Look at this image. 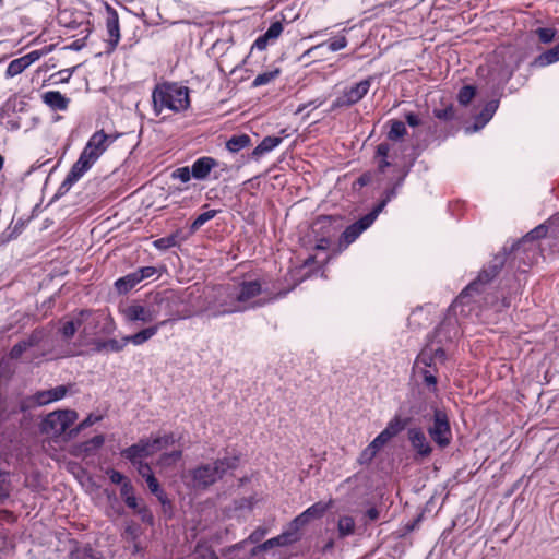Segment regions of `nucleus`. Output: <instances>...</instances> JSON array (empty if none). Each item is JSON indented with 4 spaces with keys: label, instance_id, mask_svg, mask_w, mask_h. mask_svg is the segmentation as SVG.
<instances>
[{
    "label": "nucleus",
    "instance_id": "f257e3e1",
    "mask_svg": "<svg viewBox=\"0 0 559 559\" xmlns=\"http://www.w3.org/2000/svg\"><path fill=\"white\" fill-rule=\"evenodd\" d=\"M114 140L115 139L105 133L104 130L93 133L81 152L78 160L73 164L66 179L61 183L59 190L62 193L68 192L71 187L93 167L99 157L107 151Z\"/></svg>",
    "mask_w": 559,
    "mask_h": 559
},
{
    "label": "nucleus",
    "instance_id": "f03ea898",
    "mask_svg": "<svg viewBox=\"0 0 559 559\" xmlns=\"http://www.w3.org/2000/svg\"><path fill=\"white\" fill-rule=\"evenodd\" d=\"M236 457H224L213 463L202 464L182 475L185 485L193 490H204L221 479L228 469L237 466Z\"/></svg>",
    "mask_w": 559,
    "mask_h": 559
},
{
    "label": "nucleus",
    "instance_id": "7ed1b4c3",
    "mask_svg": "<svg viewBox=\"0 0 559 559\" xmlns=\"http://www.w3.org/2000/svg\"><path fill=\"white\" fill-rule=\"evenodd\" d=\"M170 302L164 293H156L144 301H133L120 306L119 311L127 323L141 322L143 324L155 321L163 310H169Z\"/></svg>",
    "mask_w": 559,
    "mask_h": 559
},
{
    "label": "nucleus",
    "instance_id": "20e7f679",
    "mask_svg": "<svg viewBox=\"0 0 559 559\" xmlns=\"http://www.w3.org/2000/svg\"><path fill=\"white\" fill-rule=\"evenodd\" d=\"M152 100L154 112L157 116L165 109L179 112L190 105L189 90L176 83L158 84L152 93Z\"/></svg>",
    "mask_w": 559,
    "mask_h": 559
},
{
    "label": "nucleus",
    "instance_id": "39448f33",
    "mask_svg": "<svg viewBox=\"0 0 559 559\" xmlns=\"http://www.w3.org/2000/svg\"><path fill=\"white\" fill-rule=\"evenodd\" d=\"M237 297L234 285L221 286L215 289L213 298L207 301L204 311L213 318L246 311L248 306L240 304Z\"/></svg>",
    "mask_w": 559,
    "mask_h": 559
},
{
    "label": "nucleus",
    "instance_id": "423d86ee",
    "mask_svg": "<svg viewBox=\"0 0 559 559\" xmlns=\"http://www.w3.org/2000/svg\"><path fill=\"white\" fill-rule=\"evenodd\" d=\"M173 442L174 438L171 436L156 438L153 441H141L126 449L122 455L133 465H136L139 461L153 455L159 450L166 449Z\"/></svg>",
    "mask_w": 559,
    "mask_h": 559
},
{
    "label": "nucleus",
    "instance_id": "0eeeda50",
    "mask_svg": "<svg viewBox=\"0 0 559 559\" xmlns=\"http://www.w3.org/2000/svg\"><path fill=\"white\" fill-rule=\"evenodd\" d=\"M78 419V413L73 409H59L49 413L41 424L44 432L58 437L61 436Z\"/></svg>",
    "mask_w": 559,
    "mask_h": 559
},
{
    "label": "nucleus",
    "instance_id": "6e6552de",
    "mask_svg": "<svg viewBox=\"0 0 559 559\" xmlns=\"http://www.w3.org/2000/svg\"><path fill=\"white\" fill-rule=\"evenodd\" d=\"M432 440L440 447L445 448L450 444L452 433L447 414L441 409L433 413V423L428 428Z\"/></svg>",
    "mask_w": 559,
    "mask_h": 559
},
{
    "label": "nucleus",
    "instance_id": "1a4fd4ad",
    "mask_svg": "<svg viewBox=\"0 0 559 559\" xmlns=\"http://www.w3.org/2000/svg\"><path fill=\"white\" fill-rule=\"evenodd\" d=\"M385 204H386V200L381 202L372 212L365 215L358 222L348 226L345 229V231L343 233V236H342L343 241L346 245L354 242L364 230H366L369 226L372 225V223L376 221L379 213H381V211L383 210Z\"/></svg>",
    "mask_w": 559,
    "mask_h": 559
},
{
    "label": "nucleus",
    "instance_id": "9d476101",
    "mask_svg": "<svg viewBox=\"0 0 559 559\" xmlns=\"http://www.w3.org/2000/svg\"><path fill=\"white\" fill-rule=\"evenodd\" d=\"M332 501L329 502H317L306 509L302 513L296 516L289 524L290 530L297 534V532L309 524L310 522L318 520L324 515V513L331 508Z\"/></svg>",
    "mask_w": 559,
    "mask_h": 559
},
{
    "label": "nucleus",
    "instance_id": "9b49d317",
    "mask_svg": "<svg viewBox=\"0 0 559 559\" xmlns=\"http://www.w3.org/2000/svg\"><path fill=\"white\" fill-rule=\"evenodd\" d=\"M234 286L235 289L237 290L238 301L242 305H247L248 309L258 306H263L271 300L269 299L265 301H258L253 304L250 302L252 298L262 293L261 284L258 281H247Z\"/></svg>",
    "mask_w": 559,
    "mask_h": 559
},
{
    "label": "nucleus",
    "instance_id": "f8f14e48",
    "mask_svg": "<svg viewBox=\"0 0 559 559\" xmlns=\"http://www.w3.org/2000/svg\"><path fill=\"white\" fill-rule=\"evenodd\" d=\"M370 80H362L353 86L346 88L341 97H338L333 107L352 106L365 97L370 88Z\"/></svg>",
    "mask_w": 559,
    "mask_h": 559
},
{
    "label": "nucleus",
    "instance_id": "ddd939ff",
    "mask_svg": "<svg viewBox=\"0 0 559 559\" xmlns=\"http://www.w3.org/2000/svg\"><path fill=\"white\" fill-rule=\"evenodd\" d=\"M407 436L413 450L418 456L427 457L431 454L432 447L420 428H411Z\"/></svg>",
    "mask_w": 559,
    "mask_h": 559
},
{
    "label": "nucleus",
    "instance_id": "4468645a",
    "mask_svg": "<svg viewBox=\"0 0 559 559\" xmlns=\"http://www.w3.org/2000/svg\"><path fill=\"white\" fill-rule=\"evenodd\" d=\"M43 52L39 50H33L27 55L20 57L17 59L12 60L7 68L5 74L8 78H13L20 73H22L25 69H27L32 63L36 62L40 59Z\"/></svg>",
    "mask_w": 559,
    "mask_h": 559
},
{
    "label": "nucleus",
    "instance_id": "2eb2a0df",
    "mask_svg": "<svg viewBox=\"0 0 559 559\" xmlns=\"http://www.w3.org/2000/svg\"><path fill=\"white\" fill-rule=\"evenodd\" d=\"M501 265L502 260L496 259L492 265H490L488 269L483 270L479 273L477 280L466 287V289L461 294V298H464L465 295H468L473 292H478L480 285L490 282L498 274Z\"/></svg>",
    "mask_w": 559,
    "mask_h": 559
},
{
    "label": "nucleus",
    "instance_id": "dca6fc26",
    "mask_svg": "<svg viewBox=\"0 0 559 559\" xmlns=\"http://www.w3.org/2000/svg\"><path fill=\"white\" fill-rule=\"evenodd\" d=\"M68 393V386L58 385L56 388L39 391L34 395V401L38 405H47L52 402L62 400Z\"/></svg>",
    "mask_w": 559,
    "mask_h": 559
},
{
    "label": "nucleus",
    "instance_id": "f3484780",
    "mask_svg": "<svg viewBox=\"0 0 559 559\" xmlns=\"http://www.w3.org/2000/svg\"><path fill=\"white\" fill-rule=\"evenodd\" d=\"M217 166L216 159L212 157H200L191 166L192 177L198 180L205 179L211 170Z\"/></svg>",
    "mask_w": 559,
    "mask_h": 559
},
{
    "label": "nucleus",
    "instance_id": "a211bd4d",
    "mask_svg": "<svg viewBox=\"0 0 559 559\" xmlns=\"http://www.w3.org/2000/svg\"><path fill=\"white\" fill-rule=\"evenodd\" d=\"M107 12L106 27L109 35L110 47L114 49L120 40L119 17L118 13L109 7L107 8Z\"/></svg>",
    "mask_w": 559,
    "mask_h": 559
},
{
    "label": "nucleus",
    "instance_id": "6ab92c4d",
    "mask_svg": "<svg viewBox=\"0 0 559 559\" xmlns=\"http://www.w3.org/2000/svg\"><path fill=\"white\" fill-rule=\"evenodd\" d=\"M167 323V321H160L154 325L147 326L138 333L133 335L127 336V341L134 346H140L151 340L153 336H155L159 330L160 326H164Z\"/></svg>",
    "mask_w": 559,
    "mask_h": 559
},
{
    "label": "nucleus",
    "instance_id": "aec40b11",
    "mask_svg": "<svg viewBox=\"0 0 559 559\" xmlns=\"http://www.w3.org/2000/svg\"><path fill=\"white\" fill-rule=\"evenodd\" d=\"M80 318H84L82 328V336L88 337L97 333L98 325L100 323V314L92 311H81Z\"/></svg>",
    "mask_w": 559,
    "mask_h": 559
},
{
    "label": "nucleus",
    "instance_id": "412c9836",
    "mask_svg": "<svg viewBox=\"0 0 559 559\" xmlns=\"http://www.w3.org/2000/svg\"><path fill=\"white\" fill-rule=\"evenodd\" d=\"M389 441L383 438L380 433L373 439V441L360 453L358 462L360 464H369L377 453L388 443Z\"/></svg>",
    "mask_w": 559,
    "mask_h": 559
},
{
    "label": "nucleus",
    "instance_id": "4be33fe9",
    "mask_svg": "<svg viewBox=\"0 0 559 559\" xmlns=\"http://www.w3.org/2000/svg\"><path fill=\"white\" fill-rule=\"evenodd\" d=\"M44 103L55 110H66L69 99L58 91H49L43 95Z\"/></svg>",
    "mask_w": 559,
    "mask_h": 559
},
{
    "label": "nucleus",
    "instance_id": "5701e85b",
    "mask_svg": "<svg viewBox=\"0 0 559 559\" xmlns=\"http://www.w3.org/2000/svg\"><path fill=\"white\" fill-rule=\"evenodd\" d=\"M498 108V103L492 100L489 102L480 115L476 118L475 123L472 128H467L468 131L476 132L480 130L493 116L496 109Z\"/></svg>",
    "mask_w": 559,
    "mask_h": 559
},
{
    "label": "nucleus",
    "instance_id": "b1692460",
    "mask_svg": "<svg viewBox=\"0 0 559 559\" xmlns=\"http://www.w3.org/2000/svg\"><path fill=\"white\" fill-rule=\"evenodd\" d=\"M282 143V139L278 136H266L261 143L253 150L252 156L259 158L264 154L271 152Z\"/></svg>",
    "mask_w": 559,
    "mask_h": 559
},
{
    "label": "nucleus",
    "instance_id": "393cba45",
    "mask_svg": "<svg viewBox=\"0 0 559 559\" xmlns=\"http://www.w3.org/2000/svg\"><path fill=\"white\" fill-rule=\"evenodd\" d=\"M297 539L296 534L288 528V531L284 532L283 534L278 535L277 537L271 538L266 540L261 548L262 549H269L275 546H285L288 545Z\"/></svg>",
    "mask_w": 559,
    "mask_h": 559
},
{
    "label": "nucleus",
    "instance_id": "a878e982",
    "mask_svg": "<svg viewBox=\"0 0 559 559\" xmlns=\"http://www.w3.org/2000/svg\"><path fill=\"white\" fill-rule=\"evenodd\" d=\"M128 344H129V342L127 341V336L122 337L120 341L110 338L107 341L98 342L96 344V349L98 352L107 350V352L118 353V352H121Z\"/></svg>",
    "mask_w": 559,
    "mask_h": 559
},
{
    "label": "nucleus",
    "instance_id": "bb28decb",
    "mask_svg": "<svg viewBox=\"0 0 559 559\" xmlns=\"http://www.w3.org/2000/svg\"><path fill=\"white\" fill-rule=\"evenodd\" d=\"M141 281L142 280L139 277V274L135 271L116 281L115 285L119 293L124 294L129 292L131 288H133Z\"/></svg>",
    "mask_w": 559,
    "mask_h": 559
},
{
    "label": "nucleus",
    "instance_id": "cd10ccee",
    "mask_svg": "<svg viewBox=\"0 0 559 559\" xmlns=\"http://www.w3.org/2000/svg\"><path fill=\"white\" fill-rule=\"evenodd\" d=\"M405 427V423L400 417H394L384 430L380 432V435L390 441L393 437H395L399 432H401Z\"/></svg>",
    "mask_w": 559,
    "mask_h": 559
},
{
    "label": "nucleus",
    "instance_id": "c85d7f7f",
    "mask_svg": "<svg viewBox=\"0 0 559 559\" xmlns=\"http://www.w3.org/2000/svg\"><path fill=\"white\" fill-rule=\"evenodd\" d=\"M105 438L103 435H97L92 439L81 443L78 448L80 453L90 455L98 450L104 444Z\"/></svg>",
    "mask_w": 559,
    "mask_h": 559
},
{
    "label": "nucleus",
    "instance_id": "c756f323",
    "mask_svg": "<svg viewBox=\"0 0 559 559\" xmlns=\"http://www.w3.org/2000/svg\"><path fill=\"white\" fill-rule=\"evenodd\" d=\"M355 531V521L349 515H343L337 523V532L340 537L352 535Z\"/></svg>",
    "mask_w": 559,
    "mask_h": 559
},
{
    "label": "nucleus",
    "instance_id": "7c9ffc66",
    "mask_svg": "<svg viewBox=\"0 0 559 559\" xmlns=\"http://www.w3.org/2000/svg\"><path fill=\"white\" fill-rule=\"evenodd\" d=\"M83 323L84 318H80L79 314L73 320L67 321L61 329L63 337L67 340L71 338L75 334L78 329H80L83 325Z\"/></svg>",
    "mask_w": 559,
    "mask_h": 559
},
{
    "label": "nucleus",
    "instance_id": "2f4dec72",
    "mask_svg": "<svg viewBox=\"0 0 559 559\" xmlns=\"http://www.w3.org/2000/svg\"><path fill=\"white\" fill-rule=\"evenodd\" d=\"M249 144H250V138L247 134H241V135H235V136L230 138L227 141L226 146L230 152L236 153V152L247 147Z\"/></svg>",
    "mask_w": 559,
    "mask_h": 559
},
{
    "label": "nucleus",
    "instance_id": "473e14b6",
    "mask_svg": "<svg viewBox=\"0 0 559 559\" xmlns=\"http://www.w3.org/2000/svg\"><path fill=\"white\" fill-rule=\"evenodd\" d=\"M280 69H273L270 71H265L263 73H260L255 76V79L252 82L253 87H259L262 85H266L271 82H273L278 75H280Z\"/></svg>",
    "mask_w": 559,
    "mask_h": 559
},
{
    "label": "nucleus",
    "instance_id": "72a5a7b5",
    "mask_svg": "<svg viewBox=\"0 0 559 559\" xmlns=\"http://www.w3.org/2000/svg\"><path fill=\"white\" fill-rule=\"evenodd\" d=\"M180 240L179 239V233H175L170 236H167V237H164V238H159V239H156L153 245L155 248L159 249V250H166V249H169L171 247H176L180 243Z\"/></svg>",
    "mask_w": 559,
    "mask_h": 559
},
{
    "label": "nucleus",
    "instance_id": "f704fd0d",
    "mask_svg": "<svg viewBox=\"0 0 559 559\" xmlns=\"http://www.w3.org/2000/svg\"><path fill=\"white\" fill-rule=\"evenodd\" d=\"M35 343L36 341L33 337L19 342L12 347L10 358L19 359L29 347L34 346Z\"/></svg>",
    "mask_w": 559,
    "mask_h": 559
},
{
    "label": "nucleus",
    "instance_id": "c9c22d12",
    "mask_svg": "<svg viewBox=\"0 0 559 559\" xmlns=\"http://www.w3.org/2000/svg\"><path fill=\"white\" fill-rule=\"evenodd\" d=\"M181 457L180 450H173L169 453H164L158 460V466L162 468L170 467L175 465Z\"/></svg>",
    "mask_w": 559,
    "mask_h": 559
},
{
    "label": "nucleus",
    "instance_id": "e433bc0d",
    "mask_svg": "<svg viewBox=\"0 0 559 559\" xmlns=\"http://www.w3.org/2000/svg\"><path fill=\"white\" fill-rule=\"evenodd\" d=\"M559 60V44L552 49L540 55L537 59V63L542 67L551 64Z\"/></svg>",
    "mask_w": 559,
    "mask_h": 559
},
{
    "label": "nucleus",
    "instance_id": "4c0bfd02",
    "mask_svg": "<svg viewBox=\"0 0 559 559\" xmlns=\"http://www.w3.org/2000/svg\"><path fill=\"white\" fill-rule=\"evenodd\" d=\"M217 214V211L216 210H210V211H206L202 214H200L195 219L194 222L192 223L191 225V229L194 231V230H198L201 226H203L206 222H209L210 219L214 218Z\"/></svg>",
    "mask_w": 559,
    "mask_h": 559
},
{
    "label": "nucleus",
    "instance_id": "58836bf2",
    "mask_svg": "<svg viewBox=\"0 0 559 559\" xmlns=\"http://www.w3.org/2000/svg\"><path fill=\"white\" fill-rule=\"evenodd\" d=\"M71 559H99L90 547L76 548L71 551Z\"/></svg>",
    "mask_w": 559,
    "mask_h": 559
},
{
    "label": "nucleus",
    "instance_id": "ea45409f",
    "mask_svg": "<svg viewBox=\"0 0 559 559\" xmlns=\"http://www.w3.org/2000/svg\"><path fill=\"white\" fill-rule=\"evenodd\" d=\"M406 133L405 124L402 121H393L389 132L391 140H397Z\"/></svg>",
    "mask_w": 559,
    "mask_h": 559
},
{
    "label": "nucleus",
    "instance_id": "a19ab883",
    "mask_svg": "<svg viewBox=\"0 0 559 559\" xmlns=\"http://www.w3.org/2000/svg\"><path fill=\"white\" fill-rule=\"evenodd\" d=\"M475 96V88L471 85L464 86L459 93V102L462 105H467Z\"/></svg>",
    "mask_w": 559,
    "mask_h": 559
},
{
    "label": "nucleus",
    "instance_id": "79ce46f5",
    "mask_svg": "<svg viewBox=\"0 0 559 559\" xmlns=\"http://www.w3.org/2000/svg\"><path fill=\"white\" fill-rule=\"evenodd\" d=\"M432 348L424 349L417 357L416 365L431 366L433 365Z\"/></svg>",
    "mask_w": 559,
    "mask_h": 559
},
{
    "label": "nucleus",
    "instance_id": "37998d69",
    "mask_svg": "<svg viewBox=\"0 0 559 559\" xmlns=\"http://www.w3.org/2000/svg\"><path fill=\"white\" fill-rule=\"evenodd\" d=\"M102 419L100 415H94L90 414L79 426L75 430L71 431V433L76 435L79 431L98 423Z\"/></svg>",
    "mask_w": 559,
    "mask_h": 559
},
{
    "label": "nucleus",
    "instance_id": "c03bdc74",
    "mask_svg": "<svg viewBox=\"0 0 559 559\" xmlns=\"http://www.w3.org/2000/svg\"><path fill=\"white\" fill-rule=\"evenodd\" d=\"M10 481L5 473L0 472V500L9 497L10 493Z\"/></svg>",
    "mask_w": 559,
    "mask_h": 559
},
{
    "label": "nucleus",
    "instance_id": "a18cd8bd",
    "mask_svg": "<svg viewBox=\"0 0 559 559\" xmlns=\"http://www.w3.org/2000/svg\"><path fill=\"white\" fill-rule=\"evenodd\" d=\"M173 178L179 179L182 182H188L191 177V168L189 167H180L173 171L171 174Z\"/></svg>",
    "mask_w": 559,
    "mask_h": 559
},
{
    "label": "nucleus",
    "instance_id": "49530a36",
    "mask_svg": "<svg viewBox=\"0 0 559 559\" xmlns=\"http://www.w3.org/2000/svg\"><path fill=\"white\" fill-rule=\"evenodd\" d=\"M283 32V25L280 22L271 24L266 33L264 34L270 40H275Z\"/></svg>",
    "mask_w": 559,
    "mask_h": 559
},
{
    "label": "nucleus",
    "instance_id": "de8ad7c7",
    "mask_svg": "<svg viewBox=\"0 0 559 559\" xmlns=\"http://www.w3.org/2000/svg\"><path fill=\"white\" fill-rule=\"evenodd\" d=\"M147 483V486L152 493H154L159 500H163V491L159 488V484L157 479L153 476H148V478L145 479Z\"/></svg>",
    "mask_w": 559,
    "mask_h": 559
},
{
    "label": "nucleus",
    "instance_id": "09e8293b",
    "mask_svg": "<svg viewBox=\"0 0 559 559\" xmlns=\"http://www.w3.org/2000/svg\"><path fill=\"white\" fill-rule=\"evenodd\" d=\"M547 233V228L544 226V225H539L537 226L536 228H534L533 230H531L525 237H524V241H527V240H534V239H538V238H542V237H545Z\"/></svg>",
    "mask_w": 559,
    "mask_h": 559
},
{
    "label": "nucleus",
    "instance_id": "8fccbe9b",
    "mask_svg": "<svg viewBox=\"0 0 559 559\" xmlns=\"http://www.w3.org/2000/svg\"><path fill=\"white\" fill-rule=\"evenodd\" d=\"M347 46V39L344 36L337 37L329 43L331 51H338Z\"/></svg>",
    "mask_w": 559,
    "mask_h": 559
},
{
    "label": "nucleus",
    "instance_id": "3c124183",
    "mask_svg": "<svg viewBox=\"0 0 559 559\" xmlns=\"http://www.w3.org/2000/svg\"><path fill=\"white\" fill-rule=\"evenodd\" d=\"M536 32L543 43L551 41L556 34L555 29L552 28H538Z\"/></svg>",
    "mask_w": 559,
    "mask_h": 559
},
{
    "label": "nucleus",
    "instance_id": "603ef678",
    "mask_svg": "<svg viewBox=\"0 0 559 559\" xmlns=\"http://www.w3.org/2000/svg\"><path fill=\"white\" fill-rule=\"evenodd\" d=\"M136 273L139 274V277L143 281L145 278L154 276L157 273V270L153 266H143L136 270Z\"/></svg>",
    "mask_w": 559,
    "mask_h": 559
},
{
    "label": "nucleus",
    "instance_id": "864d4df0",
    "mask_svg": "<svg viewBox=\"0 0 559 559\" xmlns=\"http://www.w3.org/2000/svg\"><path fill=\"white\" fill-rule=\"evenodd\" d=\"M138 469V473L143 477V478H148V476H153L152 474V469H151V466L146 463H143L142 461H139L136 465H134Z\"/></svg>",
    "mask_w": 559,
    "mask_h": 559
},
{
    "label": "nucleus",
    "instance_id": "5fc2aeb1",
    "mask_svg": "<svg viewBox=\"0 0 559 559\" xmlns=\"http://www.w3.org/2000/svg\"><path fill=\"white\" fill-rule=\"evenodd\" d=\"M107 475L109 476V479L114 484H121L122 485L124 481H127L126 477L121 473H119V472H117L115 469H108L107 471Z\"/></svg>",
    "mask_w": 559,
    "mask_h": 559
},
{
    "label": "nucleus",
    "instance_id": "6e6d98bb",
    "mask_svg": "<svg viewBox=\"0 0 559 559\" xmlns=\"http://www.w3.org/2000/svg\"><path fill=\"white\" fill-rule=\"evenodd\" d=\"M120 495H121L122 499H126L127 497H131L134 495L133 487L129 480L124 481L121 485Z\"/></svg>",
    "mask_w": 559,
    "mask_h": 559
},
{
    "label": "nucleus",
    "instance_id": "4d7b16f0",
    "mask_svg": "<svg viewBox=\"0 0 559 559\" xmlns=\"http://www.w3.org/2000/svg\"><path fill=\"white\" fill-rule=\"evenodd\" d=\"M126 504L133 509L134 511H138L139 513H141L143 510L139 507V503H138V499L136 497L133 495L131 497H127L126 499H123Z\"/></svg>",
    "mask_w": 559,
    "mask_h": 559
},
{
    "label": "nucleus",
    "instance_id": "13d9d810",
    "mask_svg": "<svg viewBox=\"0 0 559 559\" xmlns=\"http://www.w3.org/2000/svg\"><path fill=\"white\" fill-rule=\"evenodd\" d=\"M269 38H266L265 35L260 36L255 39L253 44V48H257L258 50H264L269 44Z\"/></svg>",
    "mask_w": 559,
    "mask_h": 559
},
{
    "label": "nucleus",
    "instance_id": "bf43d9fd",
    "mask_svg": "<svg viewBox=\"0 0 559 559\" xmlns=\"http://www.w3.org/2000/svg\"><path fill=\"white\" fill-rule=\"evenodd\" d=\"M444 356H445V353L442 348L438 347V348H432V357H433V361H443L444 360Z\"/></svg>",
    "mask_w": 559,
    "mask_h": 559
},
{
    "label": "nucleus",
    "instance_id": "052dcab7",
    "mask_svg": "<svg viewBox=\"0 0 559 559\" xmlns=\"http://www.w3.org/2000/svg\"><path fill=\"white\" fill-rule=\"evenodd\" d=\"M406 121L411 127H417L420 123L418 116L413 112L406 115Z\"/></svg>",
    "mask_w": 559,
    "mask_h": 559
},
{
    "label": "nucleus",
    "instance_id": "680f3d73",
    "mask_svg": "<svg viewBox=\"0 0 559 559\" xmlns=\"http://www.w3.org/2000/svg\"><path fill=\"white\" fill-rule=\"evenodd\" d=\"M389 151H390L389 145L385 143H382V144L378 145V147H377V155L385 158L389 154Z\"/></svg>",
    "mask_w": 559,
    "mask_h": 559
},
{
    "label": "nucleus",
    "instance_id": "e2e57ef3",
    "mask_svg": "<svg viewBox=\"0 0 559 559\" xmlns=\"http://www.w3.org/2000/svg\"><path fill=\"white\" fill-rule=\"evenodd\" d=\"M424 379H425V382L428 384V385H436L437 383V379L435 376L430 374L428 371L425 372L424 374Z\"/></svg>",
    "mask_w": 559,
    "mask_h": 559
},
{
    "label": "nucleus",
    "instance_id": "0e129e2a",
    "mask_svg": "<svg viewBox=\"0 0 559 559\" xmlns=\"http://www.w3.org/2000/svg\"><path fill=\"white\" fill-rule=\"evenodd\" d=\"M367 516L369 520L374 521L379 518V512L377 509L371 508L367 511Z\"/></svg>",
    "mask_w": 559,
    "mask_h": 559
},
{
    "label": "nucleus",
    "instance_id": "69168bd1",
    "mask_svg": "<svg viewBox=\"0 0 559 559\" xmlns=\"http://www.w3.org/2000/svg\"><path fill=\"white\" fill-rule=\"evenodd\" d=\"M388 166H389V162L385 160V158L382 157V160H380V163H379L380 169L383 170Z\"/></svg>",
    "mask_w": 559,
    "mask_h": 559
},
{
    "label": "nucleus",
    "instance_id": "338daca9",
    "mask_svg": "<svg viewBox=\"0 0 559 559\" xmlns=\"http://www.w3.org/2000/svg\"><path fill=\"white\" fill-rule=\"evenodd\" d=\"M359 182H360L361 186L366 185L365 176L359 178Z\"/></svg>",
    "mask_w": 559,
    "mask_h": 559
},
{
    "label": "nucleus",
    "instance_id": "774afa93",
    "mask_svg": "<svg viewBox=\"0 0 559 559\" xmlns=\"http://www.w3.org/2000/svg\"><path fill=\"white\" fill-rule=\"evenodd\" d=\"M3 163H4V159L3 157L0 155V170L2 169L3 167Z\"/></svg>",
    "mask_w": 559,
    "mask_h": 559
}]
</instances>
